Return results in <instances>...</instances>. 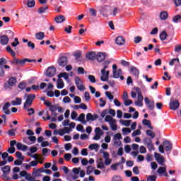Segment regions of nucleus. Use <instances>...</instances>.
<instances>
[{
	"label": "nucleus",
	"mask_w": 181,
	"mask_h": 181,
	"mask_svg": "<svg viewBox=\"0 0 181 181\" xmlns=\"http://www.w3.org/2000/svg\"><path fill=\"white\" fill-rule=\"evenodd\" d=\"M84 98H85V101H90V100H91V96H90V93H88V91L85 92Z\"/></svg>",
	"instance_id": "48"
},
{
	"label": "nucleus",
	"mask_w": 181,
	"mask_h": 181,
	"mask_svg": "<svg viewBox=\"0 0 181 181\" xmlns=\"http://www.w3.org/2000/svg\"><path fill=\"white\" fill-rule=\"evenodd\" d=\"M98 115L97 114H94L93 115L91 113H88L86 115V121H95L98 119Z\"/></svg>",
	"instance_id": "18"
},
{
	"label": "nucleus",
	"mask_w": 181,
	"mask_h": 181,
	"mask_svg": "<svg viewBox=\"0 0 181 181\" xmlns=\"http://www.w3.org/2000/svg\"><path fill=\"white\" fill-rule=\"evenodd\" d=\"M136 92L137 93L138 95V100L139 101H144V96H142V91L141 90V88L136 87L135 88Z\"/></svg>",
	"instance_id": "22"
},
{
	"label": "nucleus",
	"mask_w": 181,
	"mask_h": 181,
	"mask_svg": "<svg viewBox=\"0 0 181 181\" xmlns=\"http://www.w3.org/2000/svg\"><path fill=\"white\" fill-rule=\"evenodd\" d=\"M167 37L168 33H166V31L164 30L160 34V40H166Z\"/></svg>",
	"instance_id": "34"
},
{
	"label": "nucleus",
	"mask_w": 181,
	"mask_h": 181,
	"mask_svg": "<svg viewBox=\"0 0 181 181\" xmlns=\"http://www.w3.org/2000/svg\"><path fill=\"white\" fill-rule=\"evenodd\" d=\"M36 98V95L32 93L27 95L25 102L24 103L23 109L28 110L30 105H32L33 101Z\"/></svg>",
	"instance_id": "2"
},
{
	"label": "nucleus",
	"mask_w": 181,
	"mask_h": 181,
	"mask_svg": "<svg viewBox=\"0 0 181 181\" xmlns=\"http://www.w3.org/2000/svg\"><path fill=\"white\" fill-rule=\"evenodd\" d=\"M56 118H57V113L56 112H52L50 119L52 122H56Z\"/></svg>",
	"instance_id": "40"
},
{
	"label": "nucleus",
	"mask_w": 181,
	"mask_h": 181,
	"mask_svg": "<svg viewBox=\"0 0 181 181\" xmlns=\"http://www.w3.org/2000/svg\"><path fill=\"white\" fill-rule=\"evenodd\" d=\"M59 78H62V77H64L65 80H69V74L64 72V73H60L58 75Z\"/></svg>",
	"instance_id": "39"
},
{
	"label": "nucleus",
	"mask_w": 181,
	"mask_h": 181,
	"mask_svg": "<svg viewBox=\"0 0 181 181\" xmlns=\"http://www.w3.org/2000/svg\"><path fill=\"white\" fill-rule=\"evenodd\" d=\"M115 122H117L116 120L113 121L112 123H110L109 125L110 126V128L112 131H117V124H115Z\"/></svg>",
	"instance_id": "44"
},
{
	"label": "nucleus",
	"mask_w": 181,
	"mask_h": 181,
	"mask_svg": "<svg viewBox=\"0 0 181 181\" xmlns=\"http://www.w3.org/2000/svg\"><path fill=\"white\" fill-rule=\"evenodd\" d=\"M64 158L65 160L69 162V160H70V159H71V154L69 153H65Z\"/></svg>",
	"instance_id": "53"
},
{
	"label": "nucleus",
	"mask_w": 181,
	"mask_h": 181,
	"mask_svg": "<svg viewBox=\"0 0 181 181\" xmlns=\"http://www.w3.org/2000/svg\"><path fill=\"white\" fill-rule=\"evenodd\" d=\"M174 50L176 53H180V52H181V45H175V47Z\"/></svg>",
	"instance_id": "63"
},
{
	"label": "nucleus",
	"mask_w": 181,
	"mask_h": 181,
	"mask_svg": "<svg viewBox=\"0 0 181 181\" xmlns=\"http://www.w3.org/2000/svg\"><path fill=\"white\" fill-rule=\"evenodd\" d=\"M63 87H64V82L59 78L57 81V88L62 89Z\"/></svg>",
	"instance_id": "29"
},
{
	"label": "nucleus",
	"mask_w": 181,
	"mask_h": 181,
	"mask_svg": "<svg viewBox=\"0 0 181 181\" xmlns=\"http://www.w3.org/2000/svg\"><path fill=\"white\" fill-rule=\"evenodd\" d=\"M146 134L147 136H151V139H153L156 135L151 130H146Z\"/></svg>",
	"instance_id": "36"
},
{
	"label": "nucleus",
	"mask_w": 181,
	"mask_h": 181,
	"mask_svg": "<svg viewBox=\"0 0 181 181\" xmlns=\"http://www.w3.org/2000/svg\"><path fill=\"white\" fill-rule=\"evenodd\" d=\"M16 148L18 151H28V146L23 145L21 143H17Z\"/></svg>",
	"instance_id": "23"
},
{
	"label": "nucleus",
	"mask_w": 181,
	"mask_h": 181,
	"mask_svg": "<svg viewBox=\"0 0 181 181\" xmlns=\"http://www.w3.org/2000/svg\"><path fill=\"white\" fill-rule=\"evenodd\" d=\"M88 148L90 149V151H94V149H98L100 148V145L97 144H93L89 145Z\"/></svg>",
	"instance_id": "42"
},
{
	"label": "nucleus",
	"mask_w": 181,
	"mask_h": 181,
	"mask_svg": "<svg viewBox=\"0 0 181 181\" xmlns=\"http://www.w3.org/2000/svg\"><path fill=\"white\" fill-rule=\"evenodd\" d=\"M124 101V104L126 107L131 105V104H132L133 103L132 100H128V99H126Z\"/></svg>",
	"instance_id": "59"
},
{
	"label": "nucleus",
	"mask_w": 181,
	"mask_h": 181,
	"mask_svg": "<svg viewBox=\"0 0 181 181\" xmlns=\"http://www.w3.org/2000/svg\"><path fill=\"white\" fill-rule=\"evenodd\" d=\"M36 5V1L35 0H28L27 6L28 8H33Z\"/></svg>",
	"instance_id": "33"
},
{
	"label": "nucleus",
	"mask_w": 181,
	"mask_h": 181,
	"mask_svg": "<svg viewBox=\"0 0 181 181\" xmlns=\"http://www.w3.org/2000/svg\"><path fill=\"white\" fill-rule=\"evenodd\" d=\"M28 62V63H36V59H30L28 58H25L23 59H18L14 57L13 59L11 61V64H20L21 66H23L25 63Z\"/></svg>",
	"instance_id": "1"
},
{
	"label": "nucleus",
	"mask_w": 181,
	"mask_h": 181,
	"mask_svg": "<svg viewBox=\"0 0 181 181\" xmlns=\"http://www.w3.org/2000/svg\"><path fill=\"white\" fill-rule=\"evenodd\" d=\"M180 107V103H179V100L176 99H170L169 103L170 110H173V111H176Z\"/></svg>",
	"instance_id": "5"
},
{
	"label": "nucleus",
	"mask_w": 181,
	"mask_h": 181,
	"mask_svg": "<svg viewBox=\"0 0 181 181\" xmlns=\"http://www.w3.org/2000/svg\"><path fill=\"white\" fill-rule=\"evenodd\" d=\"M16 156L17 159H19L21 160H25V157L22 156V153H21V151H17L16 153Z\"/></svg>",
	"instance_id": "43"
},
{
	"label": "nucleus",
	"mask_w": 181,
	"mask_h": 181,
	"mask_svg": "<svg viewBox=\"0 0 181 181\" xmlns=\"http://www.w3.org/2000/svg\"><path fill=\"white\" fill-rule=\"evenodd\" d=\"M111 11V8L108 6H103L100 8V15L107 17L108 16V13Z\"/></svg>",
	"instance_id": "10"
},
{
	"label": "nucleus",
	"mask_w": 181,
	"mask_h": 181,
	"mask_svg": "<svg viewBox=\"0 0 181 181\" xmlns=\"http://www.w3.org/2000/svg\"><path fill=\"white\" fill-rule=\"evenodd\" d=\"M75 84L77 87V89L79 91H84L86 90V86H84V82L81 81V78H80L79 76L75 77Z\"/></svg>",
	"instance_id": "4"
},
{
	"label": "nucleus",
	"mask_w": 181,
	"mask_h": 181,
	"mask_svg": "<svg viewBox=\"0 0 181 181\" xmlns=\"http://www.w3.org/2000/svg\"><path fill=\"white\" fill-rule=\"evenodd\" d=\"M105 122H109V124L115 121V119L112 118V117L110 115H107L105 119Z\"/></svg>",
	"instance_id": "35"
},
{
	"label": "nucleus",
	"mask_w": 181,
	"mask_h": 181,
	"mask_svg": "<svg viewBox=\"0 0 181 181\" xmlns=\"http://www.w3.org/2000/svg\"><path fill=\"white\" fill-rule=\"evenodd\" d=\"M88 78L90 83H95V76L93 75H88Z\"/></svg>",
	"instance_id": "58"
},
{
	"label": "nucleus",
	"mask_w": 181,
	"mask_h": 181,
	"mask_svg": "<svg viewBox=\"0 0 181 181\" xmlns=\"http://www.w3.org/2000/svg\"><path fill=\"white\" fill-rule=\"evenodd\" d=\"M74 56L76 60H78V59H80V57H81V51H76L74 54Z\"/></svg>",
	"instance_id": "50"
},
{
	"label": "nucleus",
	"mask_w": 181,
	"mask_h": 181,
	"mask_svg": "<svg viewBox=\"0 0 181 181\" xmlns=\"http://www.w3.org/2000/svg\"><path fill=\"white\" fill-rule=\"evenodd\" d=\"M58 107L56 105H51L49 111H51V112H56L57 111Z\"/></svg>",
	"instance_id": "45"
},
{
	"label": "nucleus",
	"mask_w": 181,
	"mask_h": 181,
	"mask_svg": "<svg viewBox=\"0 0 181 181\" xmlns=\"http://www.w3.org/2000/svg\"><path fill=\"white\" fill-rule=\"evenodd\" d=\"M86 169H87L86 170L87 175H91V173H93V171L94 170V168L91 165L88 166Z\"/></svg>",
	"instance_id": "47"
},
{
	"label": "nucleus",
	"mask_w": 181,
	"mask_h": 181,
	"mask_svg": "<svg viewBox=\"0 0 181 181\" xmlns=\"http://www.w3.org/2000/svg\"><path fill=\"white\" fill-rule=\"evenodd\" d=\"M0 43L2 46H6V45H8V42H9V37H8V35H1L0 36Z\"/></svg>",
	"instance_id": "17"
},
{
	"label": "nucleus",
	"mask_w": 181,
	"mask_h": 181,
	"mask_svg": "<svg viewBox=\"0 0 181 181\" xmlns=\"http://www.w3.org/2000/svg\"><path fill=\"white\" fill-rule=\"evenodd\" d=\"M105 95L109 98L110 100H114V95L111 94V92H105Z\"/></svg>",
	"instance_id": "56"
},
{
	"label": "nucleus",
	"mask_w": 181,
	"mask_h": 181,
	"mask_svg": "<svg viewBox=\"0 0 181 181\" xmlns=\"http://www.w3.org/2000/svg\"><path fill=\"white\" fill-rule=\"evenodd\" d=\"M145 104L147 105V108L151 111L155 110V101L149 100L148 98H144Z\"/></svg>",
	"instance_id": "9"
},
{
	"label": "nucleus",
	"mask_w": 181,
	"mask_h": 181,
	"mask_svg": "<svg viewBox=\"0 0 181 181\" xmlns=\"http://www.w3.org/2000/svg\"><path fill=\"white\" fill-rule=\"evenodd\" d=\"M54 21L57 23H62V22L66 21V17H64V16L59 15L55 17Z\"/></svg>",
	"instance_id": "21"
},
{
	"label": "nucleus",
	"mask_w": 181,
	"mask_h": 181,
	"mask_svg": "<svg viewBox=\"0 0 181 181\" xmlns=\"http://www.w3.org/2000/svg\"><path fill=\"white\" fill-rule=\"evenodd\" d=\"M130 74H132V76H134V77H136V78H138L139 77V69H138L135 66H131Z\"/></svg>",
	"instance_id": "14"
},
{
	"label": "nucleus",
	"mask_w": 181,
	"mask_h": 181,
	"mask_svg": "<svg viewBox=\"0 0 181 181\" xmlns=\"http://www.w3.org/2000/svg\"><path fill=\"white\" fill-rule=\"evenodd\" d=\"M12 105H21L22 104V98H16V100L11 101Z\"/></svg>",
	"instance_id": "31"
},
{
	"label": "nucleus",
	"mask_w": 181,
	"mask_h": 181,
	"mask_svg": "<svg viewBox=\"0 0 181 181\" xmlns=\"http://www.w3.org/2000/svg\"><path fill=\"white\" fill-rule=\"evenodd\" d=\"M95 133L96 135H103V134H104L103 132V130H101V128L100 127H96L95 129Z\"/></svg>",
	"instance_id": "49"
},
{
	"label": "nucleus",
	"mask_w": 181,
	"mask_h": 181,
	"mask_svg": "<svg viewBox=\"0 0 181 181\" xmlns=\"http://www.w3.org/2000/svg\"><path fill=\"white\" fill-rule=\"evenodd\" d=\"M28 47L33 50L35 49V43L32 42V41H29L27 44Z\"/></svg>",
	"instance_id": "54"
},
{
	"label": "nucleus",
	"mask_w": 181,
	"mask_h": 181,
	"mask_svg": "<svg viewBox=\"0 0 181 181\" xmlns=\"http://www.w3.org/2000/svg\"><path fill=\"white\" fill-rule=\"evenodd\" d=\"M22 163H23V160L17 159L14 161V165H16V166H21Z\"/></svg>",
	"instance_id": "57"
},
{
	"label": "nucleus",
	"mask_w": 181,
	"mask_h": 181,
	"mask_svg": "<svg viewBox=\"0 0 181 181\" xmlns=\"http://www.w3.org/2000/svg\"><path fill=\"white\" fill-rule=\"evenodd\" d=\"M18 45H19V40H18L17 37H16L14 39V42H11V46H13V47H16Z\"/></svg>",
	"instance_id": "55"
},
{
	"label": "nucleus",
	"mask_w": 181,
	"mask_h": 181,
	"mask_svg": "<svg viewBox=\"0 0 181 181\" xmlns=\"http://www.w3.org/2000/svg\"><path fill=\"white\" fill-rule=\"evenodd\" d=\"M157 172L158 175H163L166 172V167H159Z\"/></svg>",
	"instance_id": "38"
},
{
	"label": "nucleus",
	"mask_w": 181,
	"mask_h": 181,
	"mask_svg": "<svg viewBox=\"0 0 181 181\" xmlns=\"http://www.w3.org/2000/svg\"><path fill=\"white\" fill-rule=\"evenodd\" d=\"M147 181H156V175H150L147 177Z\"/></svg>",
	"instance_id": "62"
},
{
	"label": "nucleus",
	"mask_w": 181,
	"mask_h": 181,
	"mask_svg": "<svg viewBox=\"0 0 181 181\" xmlns=\"http://www.w3.org/2000/svg\"><path fill=\"white\" fill-rule=\"evenodd\" d=\"M141 134H142V132H141V130L137 129L136 131H134L132 134V136H136L138 135H141Z\"/></svg>",
	"instance_id": "60"
},
{
	"label": "nucleus",
	"mask_w": 181,
	"mask_h": 181,
	"mask_svg": "<svg viewBox=\"0 0 181 181\" xmlns=\"http://www.w3.org/2000/svg\"><path fill=\"white\" fill-rule=\"evenodd\" d=\"M168 16L169 14L168 13V11H162L160 13V18L161 19V21H166Z\"/></svg>",
	"instance_id": "28"
},
{
	"label": "nucleus",
	"mask_w": 181,
	"mask_h": 181,
	"mask_svg": "<svg viewBox=\"0 0 181 181\" xmlns=\"http://www.w3.org/2000/svg\"><path fill=\"white\" fill-rule=\"evenodd\" d=\"M18 83V79L16 77H11L8 79L7 83L4 84V88L5 90H11V87H15Z\"/></svg>",
	"instance_id": "3"
},
{
	"label": "nucleus",
	"mask_w": 181,
	"mask_h": 181,
	"mask_svg": "<svg viewBox=\"0 0 181 181\" xmlns=\"http://www.w3.org/2000/svg\"><path fill=\"white\" fill-rule=\"evenodd\" d=\"M1 170L3 172V175H4V176L6 175H9V173H11V166L5 165L1 167Z\"/></svg>",
	"instance_id": "20"
},
{
	"label": "nucleus",
	"mask_w": 181,
	"mask_h": 181,
	"mask_svg": "<svg viewBox=\"0 0 181 181\" xmlns=\"http://www.w3.org/2000/svg\"><path fill=\"white\" fill-rule=\"evenodd\" d=\"M9 107H11V103L9 102L6 103L3 106L4 112L6 115H9V114H11V110L8 109Z\"/></svg>",
	"instance_id": "19"
},
{
	"label": "nucleus",
	"mask_w": 181,
	"mask_h": 181,
	"mask_svg": "<svg viewBox=\"0 0 181 181\" xmlns=\"http://www.w3.org/2000/svg\"><path fill=\"white\" fill-rule=\"evenodd\" d=\"M84 118H86V115L84 113H81L76 119V121H80V122L86 125L87 124V121H85Z\"/></svg>",
	"instance_id": "26"
},
{
	"label": "nucleus",
	"mask_w": 181,
	"mask_h": 181,
	"mask_svg": "<svg viewBox=\"0 0 181 181\" xmlns=\"http://www.w3.org/2000/svg\"><path fill=\"white\" fill-rule=\"evenodd\" d=\"M106 56L107 54L105 52H99L96 55V59L99 63H102V62H104L105 60Z\"/></svg>",
	"instance_id": "13"
},
{
	"label": "nucleus",
	"mask_w": 181,
	"mask_h": 181,
	"mask_svg": "<svg viewBox=\"0 0 181 181\" xmlns=\"http://www.w3.org/2000/svg\"><path fill=\"white\" fill-rule=\"evenodd\" d=\"M156 161L158 162V165H160V166H165V158L163 157L157 158Z\"/></svg>",
	"instance_id": "37"
},
{
	"label": "nucleus",
	"mask_w": 181,
	"mask_h": 181,
	"mask_svg": "<svg viewBox=\"0 0 181 181\" xmlns=\"http://www.w3.org/2000/svg\"><path fill=\"white\" fill-rule=\"evenodd\" d=\"M6 51L8 52V53H10V54H11L13 57H15L16 56V53L13 51V49H12V48H11V46L8 45L6 47Z\"/></svg>",
	"instance_id": "32"
},
{
	"label": "nucleus",
	"mask_w": 181,
	"mask_h": 181,
	"mask_svg": "<svg viewBox=\"0 0 181 181\" xmlns=\"http://www.w3.org/2000/svg\"><path fill=\"white\" fill-rule=\"evenodd\" d=\"M56 75V68L53 66L47 68L46 71L47 77H54Z\"/></svg>",
	"instance_id": "8"
},
{
	"label": "nucleus",
	"mask_w": 181,
	"mask_h": 181,
	"mask_svg": "<svg viewBox=\"0 0 181 181\" xmlns=\"http://www.w3.org/2000/svg\"><path fill=\"white\" fill-rule=\"evenodd\" d=\"M121 124L124 125V127H129L131 125L132 120H120Z\"/></svg>",
	"instance_id": "41"
},
{
	"label": "nucleus",
	"mask_w": 181,
	"mask_h": 181,
	"mask_svg": "<svg viewBox=\"0 0 181 181\" xmlns=\"http://www.w3.org/2000/svg\"><path fill=\"white\" fill-rule=\"evenodd\" d=\"M115 43L118 45V46H124V45H125V38L122 36H118L115 39Z\"/></svg>",
	"instance_id": "16"
},
{
	"label": "nucleus",
	"mask_w": 181,
	"mask_h": 181,
	"mask_svg": "<svg viewBox=\"0 0 181 181\" xmlns=\"http://www.w3.org/2000/svg\"><path fill=\"white\" fill-rule=\"evenodd\" d=\"M89 12L91 15V16H93V18H95L97 16V10L94 8H90Z\"/></svg>",
	"instance_id": "46"
},
{
	"label": "nucleus",
	"mask_w": 181,
	"mask_h": 181,
	"mask_svg": "<svg viewBox=\"0 0 181 181\" xmlns=\"http://www.w3.org/2000/svg\"><path fill=\"white\" fill-rule=\"evenodd\" d=\"M142 124H143V125L148 127V128H149L151 129H153V127H152V124L148 119H144L142 121Z\"/></svg>",
	"instance_id": "25"
},
{
	"label": "nucleus",
	"mask_w": 181,
	"mask_h": 181,
	"mask_svg": "<svg viewBox=\"0 0 181 181\" xmlns=\"http://www.w3.org/2000/svg\"><path fill=\"white\" fill-rule=\"evenodd\" d=\"M59 66L61 67H64L67 66V57L62 56L58 59Z\"/></svg>",
	"instance_id": "11"
},
{
	"label": "nucleus",
	"mask_w": 181,
	"mask_h": 181,
	"mask_svg": "<svg viewBox=\"0 0 181 181\" xmlns=\"http://www.w3.org/2000/svg\"><path fill=\"white\" fill-rule=\"evenodd\" d=\"M173 22L174 23H181V15L177 14V15L175 16L174 17H173Z\"/></svg>",
	"instance_id": "30"
},
{
	"label": "nucleus",
	"mask_w": 181,
	"mask_h": 181,
	"mask_svg": "<svg viewBox=\"0 0 181 181\" xmlns=\"http://www.w3.org/2000/svg\"><path fill=\"white\" fill-rule=\"evenodd\" d=\"M117 65L113 64L112 65V69H113V78H119V76L122 74V70L121 69H117Z\"/></svg>",
	"instance_id": "7"
},
{
	"label": "nucleus",
	"mask_w": 181,
	"mask_h": 181,
	"mask_svg": "<svg viewBox=\"0 0 181 181\" xmlns=\"http://www.w3.org/2000/svg\"><path fill=\"white\" fill-rule=\"evenodd\" d=\"M164 145V149L166 151V152H170L172 149L173 148V146L172 145V143L170 141L165 140L163 141Z\"/></svg>",
	"instance_id": "12"
},
{
	"label": "nucleus",
	"mask_w": 181,
	"mask_h": 181,
	"mask_svg": "<svg viewBox=\"0 0 181 181\" xmlns=\"http://www.w3.org/2000/svg\"><path fill=\"white\" fill-rule=\"evenodd\" d=\"M133 173H134L135 175H139V168H138V166H135L133 168Z\"/></svg>",
	"instance_id": "64"
},
{
	"label": "nucleus",
	"mask_w": 181,
	"mask_h": 181,
	"mask_svg": "<svg viewBox=\"0 0 181 181\" xmlns=\"http://www.w3.org/2000/svg\"><path fill=\"white\" fill-rule=\"evenodd\" d=\"M142 42V37L137 36L134 37V43L138 45V43H141Z\"/></svg>",
	"instance_id": "51"
},
{
	"label": "nucleus",
	"mask_w": 181,
	"mask_h": 181,
	"mask_svg": "<svg viewBox=\"0 0 181 181\" xmlns=\"http://www.w3.org/2000/svg\"><path fill=\"white\" fill-rule=\"evenodd\" d=\"M18 88L21 90H25L26 88V83L25 82H21L18 84Z\"/></svg>",
	"instance_id": "52"
},
{
	"label": "nucleus",
	"mask_w": 181,
	"mask_h": 181,
	"mask_svg": "<svg viewBox=\"0 0 181 181\" xmlns=\"http://www.w3.org/2000/svg\"><path fill=\"white\" fill-rule=\"evenodd\" d=\"M143 142L144 145L147 146L150 152H152V151H154L155 147H153V144H152V139H149V137H146L144 139Z\"/></svg>",
	"instance_id": "6"
},
{
	"label": "nucleus",
	"mask_w": 181,
	"mask_h": 181,
	"mask_svg": "<svg viewBox=\"0 0 181 181\" xmlns=\"http://www.w3.org/2000/svg\"><path fill=\"white\" fill-rule=\"evenodd\" d=\"M47 9H49V6H41L38 8V13H40V15H43V13H46V11H47Z\"/></svg>",
	"instance_id": "27"
},
{
	"label": "nucleus",
	"mask_w": 181,
	"mask_h": 181,
	"mask_svg": "<svg viewBox=\"0 0 181 181\" xmlns=\"http://www.w3.org/2000/svg\"><path fill=\"white\" fill-rule=\"evenodd\" d=\"M86 57L88 60L94 62L97 59V54L94 52H90L86 54Z\"/></svg>",
	"instance_id": "15"
},
{
	"label": "nucleus",
	"mask_w": 181,
	"mask_h": 181,
	"mask_svg": "<svg viewBox=\"0 0 181 181\" xmlns=\"http://www.w3.org/2000/svg\"><path fill=\"white\" fill-rule=\"evenodd\" d=\"M35 39H37V40H43V39H45V33L39 32L35 33Z\"/></svg>",
	"instance_id": "24"
},
{
	"label": "nucleus",
	"mask_w": 181,
	"mask_h": 181,
	"mask_svg": "<svg viewBox=\"0 0 181 181\" xmlns=\"http://www.w3.org/2000/svg\"><path fill=\"white\" fill-rule=\"evenodd\" d=\"M6 63H8V61H6V59L5 58H1L0 59V66H4L5 64H6Z\"/></svg>",
	"instance_id": "61"
}]
</instances>
